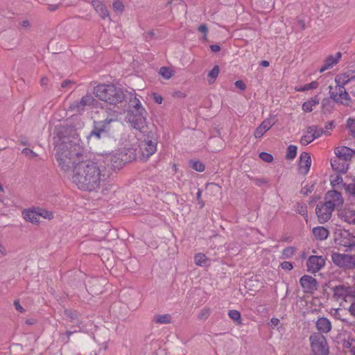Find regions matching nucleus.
I'll return each instance as SVG.
<instances>
[{
    "mask_svg": "<svg viewBox=\"0 0 355 355\" xmlns=\"http://www.w3.org/2000/svg\"><path fill=\"white\" fill-rule=\"evenodd\" d=\"M235 86L241 90H244L245 89V85L242 80L236 81Z\"/></svg>",
    "mask_w": 355,
    "mask_h": 355,
    "instance_id": "56",
    "label": "nucleus"
},
{
    "mask_svg": "<svg viewBox=\"0 0 355 355\" xmlns=\"http://www.w3.org/2000/svg\"><path fill=\"white\" fill-rule=\"evenodd\" d=\"M124 6L121 1H116L113 3V9L116 12H121L123 10Z\"/></svg>",
    "mask_w": 355,
    "mask_h": 355,
    "instance_id": "46",
    "label": "nucleus"
},
{
    "mask_svg": "<svg viewBox=\"0 0 355 355\" xmlns=\"http://www.w3.org/2000/svg\"><path fill=\"white\" fill-rule=\"evenodd\" d=\"M125 120L132 128L139 131H142L146 126V119L141 112H128Z\"/></svg>",
    "mask_w": 355,
    "mask_h": 355,
    "instance_id": "13",
    "label": "nucleus"
},
{
    "mask_svg": "<svg viewBox=\"0 0 355 355\" xmlns=\"http://www.w3.org/2000/svg\"><path fill=\"white\" fill-rule=\"evenodd\" d=\"M331 207H329L323 203H320L317 205L315 213L320 223L327 222L331 216L332 211Z\"/></svg>",
    "mask_w": 355,
    "mask_h": 355,
    "instance_id": "17",
    "label": "nucleus"
},
{
    "mask_svg": "<svg viewBox=\"0 0 355 355\" xmlns=\"http://www.w3.org/2000/svg\"><path fill=\"white\" fill-rule=\"evenodd\" d=\"M334 126L333 122H329L325 125V130H323L324 135H329V130H332Z\"/></svg>",
    "mask_w": 355,
    "mask_h": 355,
    "instance_id": "51",
    "label": "nucleus"
},
{
    "mask_svg": "<svg viewBox=\"0 0 355 355\" xmlns=\"http://www.w3.org/2000/svg\"><path fill=\"white\" fill-rule=\"evenodd\" d=\"M317 329L323 334L329 333L331 329V323L329 319L324 317L319 318L315 323Z\"/></svg>",
    "mask_w": 355,
    "mask_h": 355,
    "instance_id": "23",
    "label": "nucleus"
},
{
    "mask_svg": "<svg viewBox=\"0 0 355 355\" xmlns=\"http://www.w3.org/2000/svg\"><path fill=\"white\" fill-rule=\"evenodd\" d=\"M279 323V320L278 318H272L270 320V324H271L272 326H277Z\"/></svg>",
    "mask_w": 355,
    "mask_h": 355,
    "instance_id": "62",
    "label": "nucleus"
},
{
    "mask_svg": "<svg viewBox=\"0 0 355 355\" xmlns=\"http://www.w3.org/2000/svg\"><path fill=\"white\" fill-rule=\"evenodd\" d=\"M300 284L304 293H312L317 290V280L309 275H304L300 279Z\"/></svg>",
    "mask_w": 355,
    "mask_h": 355,
    "instance_id": "16",
    "label": "nucleus"
},
{
    "mask_svg": "<svg viewBox=\"0 0 355 355\" xmlns=\"http://www.w3.org/2000/svg\"><path fill=\"white\" fill-rule=\"evenodd\" d=\"M266 132H267L266 129L262 125H260L255 130L254 135L255 138L259 139V138H261Z\"/></svg>",
    "mask_w": 355,
    "mask_h": 355,
    "instance_id": "44",
    "label": "nucleus"
},
{
    "mask_svg": "<svg viewBox=\"0 0 355 355\" xmlns=\"http://www.w3.org/2000/svg\"><path fill=\"white\" fill-rule=\"evenodd\" d=\"M259 157L265 162L270 163L273 161V157L271 154L262 152L259 154Z\"/></svg>",
    "mask_w": 355,
    "mask_h": 355,
    "instance_id": "45",
    "label": "nucleus"
},
{
    "mask_svg": "<svg viewBox=\"0 0 355 355\" xmlns=\"http://www.w3.org/2000/svg\"><path fill=\"white\" fill-rule=\"evenodd\" d=\"M333 263L340 268H352L355 267V255L334 252L331 254Z\"/></svg>",
    "mask_w": 355,
    "mask_h": 355,
    "instance_id": "9",
    "label": "nucleus"
},
{
    "mask_svg": "<svg viewBox=\"0 0 355 355\" xmlns=\"http://www.w3.org/2000/svg\"><path fill=\"white\" fill-rule=\"evenodd\" d=\"M200 198H201V191L198 190L197 193H196V198L198 200L199 203H200L201 207H204L205 204H204L203 201L200 200Z\"/></svg>",
    "mask_w": 355,
    "mask_h": 355,
    "instance_id": "61",
    "label": "nucleus"
},
{
    "mask_svg": "<svg viewBox=\"0 0 355 355\" xmlns=\"http://www.w3.org/2000/svg\"><path fill=\"white\" fill-rule=\"evenodd\" d=\"M347 128L349 129L351 135L355 137V116L348 119Z\"/></svg>",
    "mask_w": 355,
    "mask_h": 355,
    "instance_id": "43",
    "label": "nucleus"
},
{
    "mask_svg": "<svg viewBox=\"0 0 355 355\" xmlns=\"http://www.w3.org/2000/svg\"><path fill=\"white\" fill-rule=\"evenodd\" d=\"M64 315L70 322L77 321L79 318V313L75 310L66 309L64 311Z\"/></svg>",
    "mask_w": 355,
    "mask_h": 355,
    "instance_id": "29",
    "label": "nucleus"
},
{
    "mask_svg": "<svg viewBox=\"0 0 355 355\" xmlns=\"http://www.w3.org/2000/svg\"><path fill=\"white\" fill-rule=\"evenodd\" d=\"M73 83V82H71V80H64L62 84H61V87L62 88H66L69 85H71Z\"/></svg>",
    "mask_w": 355,
    "mask_h": 355,
    "instance_id": "59",
    "label": "nucleus"
},
{
    "mask_svg": "<svg viewBox=\"0 0 355 355\" xmlns=\"http://www.w3.org/2000/svg\"><path fill=\"white\" fill-rule=\"evenodd\" d=\"M210 315V309L209 308H204L201 310L198 318L201 320L207 319Z\"/></svg>",
    "mask_w": 355,
    "mask_h": 355,
    "instance_id": "47",
    "label": "nucleus"
},
{
    "mask_svg": "<svg viewBox=\"0 0 355 355\" xmlns=\"http://www.w3.org/2000/svg\"><path fill=\"white\" fill-rule=\"evenodd\" d=\"M194 263L201 267L207 266L209 264V260L203 253H197L193 257Z\"/></svg>",
    "mask_w": 355,
    "mask_h": 355,
    "instance_id": "27",
    "label": "nucleus"
},
{
    "mask_svg": "<svg viewBox=\"0 0 355 355\" xmlns=\"http://www.w3.org/2000/svg\"><path fill=\"white\" fill-rule=\"evenodd\" d=\"M190 166L198 172H203L205 169L204 164L198 160L189 161Z\"/></svg>",
    "mask_w": 355,
    "mask_h": 355,
    "instance_id": "33",
    "label": "nucleus"
},
{
    "mask_svg": "<svg viewBox=\"0 0 355 355\" xmlns=\"http://www.w3.org/2000/svg\"><path fill=\"white\" fill-rule=\"evenodd\" d=\"M325 264V259L322 256H310L306 262L307 270L315 273L320 270Z\"/></svg>",
    "mask_w": 355,
    "mask_h": 355,
    "instance_id": "15",
    "label": "nucleus"
},
{
    "mask_svg": "<svg viewBox=\"0 0 355 355\" xmlns=\"http://www.w3.org/2000/svg\"><path fill=\"white\" fill-rule=\"evenodd\" d=\"M92 6L94 8L95 10L97 13L101 16V18L105 19V18H110L109 12L104 6V4L98 1L95 0L92 1Z\"/></svg>",
    "mask_w": 355,
    "mask_h": 355,
    "instance_id": "24",
    "label": "nucleus"
},
{
    "mask_svg": "<svg viewBox=\"0 0 355 355\" xmlns=\"http://www.w3.org/2000/svg\"><path fill=\"white\" fill-rule=\"evenodd\" d=\"M198 31L204 34L203 39H207V33L208 31L207 27L205 24H202L198 27Z\"/></svg>",
    "mask_w": 355,
    "mask_h": 355,
    "instance_id": "50",
    "label": "nucleus"
},
{
    "mask_svg": "<svg viewBox=\"0 0 355 355\" xmlns=\"http://www.w3.org/2000/svg\"><path fill=\"white\" fill-rule=\"evenodd\" d=\"M342 54L340 52L336 53L335 55H329L324 61V64L320 69V72H324L326 70L333 68L340 60Z\"/></svg>",
    "mask_w": 355,
    "mask_h": 355,
    "instance_id": "21",
    "label": "nucleus"
},
{
    "mask_svg": "<svg viewBox=\"0 0 355 355\" xmlns=\"http://www.w3.org/2000/svg\"><path fill=\"white\" fill-rule=\"evenodd\" d=\"M14 306L16 309V310H17L18 311H19L20 313H24V309L21 306L20 303L19 301H17L15 300L14 302Z\"/></svg>",
    "mask_w": 355,
    "mask_h": 355,
    "instance_id": "55",
    "label": "nucleus"
},
{
    "mask_svg": "<svg viewBox=\"0 0 355 355\" xmlns=\"http://www.w3.org/2000/svg\"><path fill=\"white\" fill-rule=\"evenodd\" d=\"M324 200L325 201L323 204L329 207H331L333 210H334L336 207L340 206L343 203L342 195L335 190L328 191L325 195Z\"/></svg>",
    "mask_w": 355,
    "mask_h": 355,
    "instance_id": "14",
    "label": "nucleus"
},
{
    "mask_svg": "<svg viewBox=\"0 0 355 355\" xmlns=\"http://www.w3.org/2000/svg\"><path fill=\"white\" fill-rule=\"evenodd\" d=\"M297 211L302 216L306 215L307 211H306V206H302V205L300 206L298 204L297 205Z\"/></svg>",
    "mask_w": 355,
    "mask_h": 355,
    "instance_id": "53",
    "label": "nucleus"
},
{
    "mask_svg": "<svg viewBox=\"0 0 355 355\" xmlns=\"http://www.w3.org/2000/svg\"><path fill=\"white\" fill-rule=\"evenodd\" d=\"M348 311L349 313L355 318V300L349 306Z\"/></svg>",
    "mask_w": 355,
    "mask_h": 355,
    "instance_id": "57",
    "label": "nucleus"
},
{
    "mask_svg": "<svg viewBox=\"0 0 355 355\" xmlns=\"http://www.w3.org/2000/svg\"><path fill=\"white\" fill-rule=\"evenodd\" d=\"M22 153L24 154L26 156H32L35 157L36 154L31 149L29 148H24L22 150Z\"/></svg>",
    "mask_w": 355,
    "mask_h": 355,
    "instance_id": "52",
    "label": "nucleus"
},
{
    "mask_svg": "<svg viewBox=\"0 0 355 355\" xmlns=\"http://www.w3.org/2000/svg\"><path fill=\"white\" fill-rule=\"evenodd\" d=\"M309 128V133H312V135L314 137V139L319 138L324 134L323 130L322 128H318L315 126H310Z\"/></svg>",
    "mask_w": 355,
    "mask_h": 355,
    "instance_id": "40",
    "label": "nucleus"
},
{
    "mask_svg": "<svg viewBox=\"0 0 355 355\" xmlns=\"http://www.w3.org/2000/svg\"><path fill=\"white\" fill-rule=\"evenodd\" d=\"M102 130L101 131H98V132H92L91 134H90V136L89 137H92V136H95L98 139L100 138V134Z\"/></svg>",
    "mask_w": 355,
    "mask_h": 355,
    "instance_id": "64",
    "label": "nucleus"
},
{
    "mask_svg": "<svg viewBox=\"0 0 355 355\" xmlns=\"http://www.w3.org/2000/svg\"><path fill=\"white\" fill-rule=\"evenodd\" d=\"M334 153L337 157L349 163L355 155V150L346 146H338L335 148Z\"/></svg>",
    "mask_w": 355,
    "mask_h": 355,
    "instance_id": "19",
    "label": "nucleus"
},
{
    "mask_svg": "<svg viewBox=\"0 0 355 355\" xmlns=\"http://www.w3.org/2000/svg\"><path fill=\"white\" fill-rule=\"evenodd\" d=\"M339 216L345 222L349 224H355V207L352 205L346 206L340 213Z\"/></svg>",
    "mask_w": 355,
    "mask_h": 355,
    "instance_id": "18",
    "label": "nucleus"
},
{
    "mask_svg": "<svg viewBox=\"0 0 355 355\" xmlns=\"http://www.w3.org/2000/svg\"><path fill=\"white\" fill-rule=\"evenodd\" d=\"M333 297L336 301L343 300L347 302L348 298L355 296V290L349 286L340 284L332 288Z\"/></svg>",
    "mask_w": 355,
    "mask_h": 355,
    "instance_id": "10",
    "label": "nucleus"
},
{
    "mask_svg": "<svg viewBox=\"0 0 355 355\" xmlns=\"http://www.w3.org/2000/svg\"><path fill=\"white\" fill-rule=\"evenodd\" d=\"M94 94L100 100L110 105H117L121 103L125 95L123 90L114 85H98L94 90Z\"/></svg>",
    "mask_w": 355,
    "mask_h": 355,
    "instance_id": "4",
    "label": "nucleus"
},
{
    "mask_svg": "<svg viewBox=\"0 0 355 355\" xmlns=\"http://www.w3.org/2000/svg\"><path fill=\"white\" fill-rule=\"evenodd\" d=\"M331 166L334 171L340 173H345L348 170L349 163L336 155L331 161Z\"/></svg>",
    "mask_w": 355,
    "mask_h": 355,
    "instance_id": "22",
    "label": "nucleus"
},
{
    "mask_svg": "<svg viewBox=\"0 0 355 355\" xmlns=\"http://www.w3.org/2000/svg\"><path fill=\"white\" fill-rule=\"evenodd\" d=\"M319 84L317 81H312L310 83L306 84L303 86H297L295 89L297 92H305L307 90L315 89L318 88Z\"/></svg>",
    "mask_w": 355,
    "mask_h": 355,
    "instance_id": "30",
    "label": "nucleus"
},
{
    "mask_svg": "<svg viewBox=\"0 0 355 355\" xmlns=\"http://www.w3.org/2000/svg\"><path fill=\"white\" fill-rule=\"evenodd\" d=\"M98 101L94 99L93 96L87 94L83 96L79 101H76L71 104L70 108L73 110H83L85 109H94L98 108Z\"/></svg>",
    "mask_w": 355,
    "mask_h": 355,
    "instance_id": "11",
    "label": "nucleus"
},
{
    "mask_svg": "<svg viewBox=\"0 0 355 355\" xmlns=\"http://www.w3.org/2000/svg\"><path fill=\"white\" fill-rule=\"evenodd\" d=\"M313 140H315L314 137L312 135V133H309V128H308L305 134L302 137L300 143L303 146H306Z\"/></svg>",
    "mask_w": 355,
    "mask_h": 355,
    "instance_id": "32",
    "label": "nucleus"
},
{
    "mask_svg": "<svg viewBox=\"0 0 355 355\" xmlns=\"http://www.w3.org/2000/svg\"><path fill=\"white\" fill-rule=\"evenodd\" d=\"M340 311L341 310L340 309H334V313H332V315L334 316L335 318H336L338 320L345 321V319L342 318L340 316Z\"/></svg>",
    "mask_w": 355,
    "mask_h": 355,
    "instance_id": "54",
    "label": "nucleus"
},
{
    "mask_svg": "<svg viewBox=\"0 0 355 355\" xmlns=\"http://www.w3.org/2000/svg\"><path fill=\"white\" fill-rule=\"evenodd\" d=\"M128 152L132 155L128 157V153L123 154V152L114 154H110L107 158L110 161L111 166L114 169H120L127 162H130L136 158V155L134 152L131 150H128Z\"/></svg>",
    "mask_w": 355,
    "mask_h": 355,
    "instance_id": "8",
    "label": "nucleus"
},
{
    "mask_svg": "<svg viewBox=\"0 0 355 355\" xmlns=\"http://www.w3.org/2000/svg\"><path fill=\"white\" fill-rule=\"evenodd\" d=\"M219 73V67L216 65L214 68L209 72L208 73V82L209 83H213L216 78L218 77Z\"/></svg>",
    "mask_w": 355,
    "mask_h": 355,
    "instance_id": "37",
    "label": "nucleus"
},
{
    "mask_svg": "<svg viewBox=\"0 0 355 355\" xmlns=\"http://www.w3.org/2000/svg\"><path fill=\"white\" fill-rule=\"evenodd\" d=\"M228 315L232 320L238 322L239 324L241 323V313H239V311L236 310H230L228 312Z\"/></svg>",
    "mask_w": 355,
    "mask_h": 355,
    "instance_id": "42",
    "label": "nucleus"
},
{
    "mask_svg": "<svg viewBox=\"0 0 355 355\" xmlns=\"http://www.w3.org/2000/svg\"><path fill=\"white\" fill-rule=\"evenodd\" d=\"M159 73L164 79L168 80L173 75V71L171 69L168 68L166 67H162L159 70Z\"/></svg>",
    "mask_w": 355,
    "mask_h": 355,
    "instance_id": "34",
    "label": "nucleus"
},
{
    "mask_svg": "<svg viewBox=\"0 0 355 355\" xmlns=\"http://www.w3.org/2000/svg\"><path fill=\"white\" fill-rule=\"evenodd\" d=\"M58 8V5L57 4H49L47 6V10L49 11H55Z\"/></svg>",
    "mask_w": 355,
    "mask_h": 355,
    "instance_id": "60",
    "label": "nucleus"
},
{
    "mask_svg": "<svg viewBox=\"0 0 355 355\" xmlns=\"http://www.w3.org/2000/svg\"><path fill=\"white\" fill-rule=\"evenodd\" d=\"M311 347L315 355H328L329 347L326 338L318 333H314L310 336Z\"/></svg>",
    "mask_w": 355,
    "mask_h": 355,
    "instance_id": "7",
    "label": "nucleus"
},
{
    "mask_svg": "<svg viewBox=\"0 0 355 355\" xmlns=\"http://www.w3.org/2000/svg\"><path fill=\"white\" fill-rule=\"evenodd\" d=\"M129 105L131 107L136 109L137 110L142 108L141 103L140 101L136 97V96H131L129 100Z\"/></svg>",
    "mask_w": 355,
    "mask_h": 355,
    "instance_id": "38",
    "label": "nucleus"
},
{
    "mask_svg": "<svg viewBox=\"0 0 355 355\" xmlns=\"http://www.w3.org/2000/svg\"><path fill=\"white\" fill-rule=\"evenodd\" d=\"M72 173V182L83 191H96L105 181V174L102 173L96 163L90 160L77 163Z\"/></svg>",
    "mask_w": 355,
    "mask_h": 355,
    "instance_id": "2",
    "label": "nucleus"
},
{
    "mask_svg": "<svg viewBox=\"0 0 355 355\" xmlns=\"http://www.w3.org/2000/svg\"><path fill=\"white\" fill-rule=\"evenodd\" d=\"M22 217L26 221L33 224H38L40 217L44 219L51 220L53 218L54 215L51 211L41 207H34L24 209L22 211Z\"/></svg>",
    "mask_w": 355,
    "mask_h": 355,
    "instance_id": "6",
    "label": "nucleus"
},
{
    "mask_svg": "<svg viewBox=\"0 0 355 355\" xmlns=\"http://www.w3.org/2000/svg\"><path fill=\"white\" fill-rule=\"evenodd\" d=\"M139 158L142 161H147L157 150V139L152 132L144 135L139 139Z\"/></svg>",
    "mask_w": 355,
    "mask_h": 355,
    "instance_id": "5",
    "label": "nucleus"
},
{
    "mask_svg": "<svg viewBox=\"0 0 355 355\" xmlns=\"http://www.w3.org/2000/svg\"><path fill=\"white\" fill-rule=\"evenodd\" d=\"M297 155V146L294 145H290L287 148L286 158L288 159H293L296 157Z\"/></svg>",
    "mask_w": 355,
    "mask_h": 355,
    "instance_id": "39",
    "label": "nucleus"
},
{
    "mask_svg": "<svg viewBox=\"0 0 355 355\" xmlns=\"http://www.w3.org/2000/svg\"><path fill=\"white\" fill-rule=\"evenodd\" d=\"M330 183L331 187L334 189H340L343 186L345 187L346 185L343 183V178L338 174L332 175L330 176Z\"/></svg>",
    "mask_w": 355,
    "mask_h": 355,
    "instance_id": "28",
    "label": "nucleus"
},
{
    "mask_svg": "<svg viewBox=\"0 0 355 355\" xmlns=\"http://www.w3.org/2000/svg\"><path fill=\"white\" fill-rule=\"evenodd\" d=\"M296 252V248L292 246L287 247L282 250V257L283 259L291 258Z\"/></svg>",
    "mask_w": 355,
    "mask_h": 355,
    "instance_id": "36",
    "label": "nucleus"
},
{
    "mask_svg": "<svg viewBox=\"0 0 355 355\" xmlns=\"http://www.w3.org/2000/svg\"><path fill=\"white\" fill-rule=\"evenodd\" d=\"M335 82L336 83V91H332V87L329 86L330 99L325 98L322 101V105L324 108L331 103V99L338 104L349 105L350 97L346 92L345 85L349 83H355V71L349 70L338 74L335 77Z\"/></svg>",
    "mask_w": 355,
    "mask_h": 355,
    "instance_id": "3",
    "label": "nucleus"
},
{
    "mask_svg": "<svg viewBox=\"0 0 355 355\" xmlns=\"http://www.w3.org/2000/svg\"><path fill=\"white\" fill-rule=\"evenodd\" d=\"M355 341L353 340H345L343 343V347L345 349L348 350V352L350 353V349L355 347Z\"/></svg>",
    "mask_w": 355,
    "mask_h": 355,
    "instance_id": "48",
    "label": "nucleus"
},
{
    "mask_svg": "<svg viewBox=\"0 0 355 355\" xmlns=\"http://www.w3.org/2000/svg\"><path fill=\"white\" fill-rule=\"evenodd\" d=\"M312 232L315 239L320 241L327 239L329 234L328 230L322 226L313 227Z\"/></svg>",
    "mask_w": 355,
    "mask_h": 355,
    "instance_id": "25",
    "label": "nucleus"
},
{
    "mask_svg": "<svg viewBox=\"0 0 355 355\" xmlns=\"http://www.w3.org/2000/svg\"><path fill=\"white\" fill-rule=\"evenodd\" d=\"M210 48L213 52H218L220 49V46L218 45H211Z\"/></svg>",
    "mask_w": 355,
    "mask_h": 355,
    "instance_id": "63",
    "label": "nucleus"
},
{
    "mask_svg": "<svg viewBox=\"0 0 355 355\" xmlns=\"http://www.w3.org/2000/svg\"><path fill=\"white\" fill-rule=\"evenodd\" d=\"M277 121L275 115L270 114L268 118L265 119L261 125H262L268 131Z\"/></svg>",
    "mask_w": 355,
    "mask_h": 355,
    "instance_id": "35",
    "label": "nucleus"
},
{
    "mask_svg": "<svg viewBox=\"0 0 355 355\" xmlns=\"http://www.w3.org/2000/svg\"><path fill=\"white\" fill-rule=\"evenodd\" d=\"M80 137L76 130H70V135L64 136L56 146L55 159L60 170L68 172L79 162L83 161Z\"/></svg>",
    "mask_w": 355,
    "mask_h": 355,
    "instance_id": "1",
    "label": "nucleus"
},
{
    "mask_svg": "<svg viewBox=\"0 0 355 355\" xmlns=\"http://www.w3.org/2000/svg\"><path fill=\"white\" fill-rule=\"evenodd\" d=\"M171 317L169 314L157 315L154 318V321L158 324H168L171 322Z\"/></svg>",
    "mask_w": 355,
    "mask_h": 355,
    "instance_id": "31",
    "label": "nucleus"
},
{
    "mask_svg": "<svg viewBox=\"0 0 355 355\" xmlns=\"http://www.w3.org/2000/svg\"><path fill=\"white\" fill-rule=\"evenodd\" d=\"M280 267L284 270H291L293 268L292 263L289 261H283L280 264Z\"/></svg>",
    "mask_w": 355,
    "mask_h": 355,
    "instance_id": "49",
    "label": "nucleus"
},
{
    "mask_svg": "<svg viewBox=\"0 0 355 355\" xmlns=\"http://www.w3.org/2000/svg\"><path fill=\"white\" fill-rule=\"evenodd\" d=\"M319 103L320 98L318 96H315L303 103L302 109L304 111H312Z\"/></svg>",
    "mask_w": 355,
    "mask_h": 355,
    "instance_id": "26",
    "label": "nucleus"
},
{
    "mask_svg": "<svg viewBox=\"0 0 355 355\" xmlns=\"http://www.w3.org/2000/svg\"><path fill=\"white\" fill-rule=\"evenodd\" d=\"M345 193L353 198H355V182L345 185Z\"/></svg>",
    "mask_w": 355,
    "mask_h": 355,
    "instance_id": "41",
    "label": "nucleus"
},
{
    "mask_svg": "<svg viewBox=\"0 0 355 355\" xmlns=\"http://www.w3.org/2000/svg\"><path fill=\"white\" fill-rule=\"evenodd\" d=\"M334 240L337 245L350 247L355 243L354 237L345 230H337L334 233Z\"/></svg>",
    "mask_w": 355,
    "mask_h": 355,
    "instance_id": "12",
    "label": "nucleus"
},
{
    "mask_svg": "<svg viewBox=\"0 0 355 355\" xmlns=\"http://www.w3.org/2000/svg\"><path fill=\"white\" fill-rule=\"evenodd\" d=\"M153 100L157 104H161L162 102V97L157 94H153Z\"/></svg>",
    "mask_w": 355,
    "mask_h": 355,
    "instance_id": "58",
    "label": "nucleus"
},
{
    "mask_svg": "<svg viewBox=\"0 0 355 355\" xmlns=\"http://www.w3.org/2000/svg\"><path fill=\"white\" fill-rule=\"evenodd\" d=\"M311 159L308 153H302L300 157L299 172L302 175H306L311 168Z\"/></svg>",
    "mask_w": 355,
    "mask_h": 355,
    "instance_id": "20",
    "label": "nucleus"
}]
</instances>
